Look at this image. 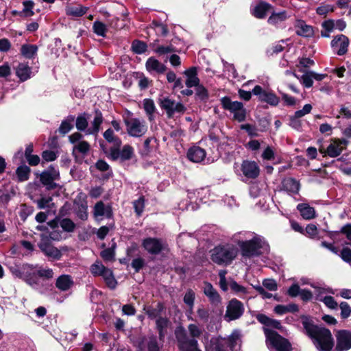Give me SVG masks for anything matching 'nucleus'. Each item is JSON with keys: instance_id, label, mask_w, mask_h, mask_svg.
<instances>
[{"instance_id": "obj_1", "label": "nucleus", "mask_w": 351, "mask_h": 351, "mask_svg": "<svg viewBox=\"0 0 351 351\" xmlns=\"http://www.w3.org/2000/svg\"><path fill=\"white\" fill-rule=\"evenodd\" d=\"M300 319L304 333L312 340L317 350L332 351L335 341L330 330L315 324L313 317L309 315H302Z\"/></svg>"}, {"instance_id": "obj_2", "label": "nucleus", "mask_w": 351, "mask_h": 351, "mask_svg": "<svg viewBox=\"0 0 351 351\" xmlns=\"http://www.w3.org/2000/svg\"><path fill=\"white\" fill-rule=\"evenodd\" d=\"M237 256V250L230 245H219L210 250V259L218 265H230Z\"/></svg>"}, {"instance_id": "obj_3", "label": "nucleus", "mask_w": 351, "mask_h": 351, "mask_svg": "<svg viewBox=\"0 0 351 351\" xmlns=\"http://www.w3.org/2000/svg\"><path fill=\"white\" fill-rule=\"evenodd\" d=\"M241 253L243 257L252 258L262 255L261 249L267 250L269 245L258 237H254L252 239L240 241L239 243Z\"/></svg>"}, {"instance_id": "obj_4", "label": "nucleus", "mask_w": 351, "mask_h": 351, "mask_svg": "<svg viewBox=\"0 0 351 351\" xmlns=\"http://www.w3.org/2000/svg\"><path fill=\"white\" fill-rule=\"evenodd\" d=\"M268 347L276 351H292V346L289 339L280 335L278 332L267 328H263Z\"/></svg>"}, {"instance_id": "obj_5", "label": "nucleus", "mask_w": 351, "mask_h": 351, "mask_svg": "<svg viewBox=\"0 0 351 351\" xmlns=\"http://www.w3.org/2000/svg\"><path fill=\"white\" fill-rule=\"evenodd\" d=\"M142 247L150 255H159L167 254L170 248L167 242L161 238L148 237L144 238L141 242Z\"/></svg>"}, {"instance_id": "obj_6", "label": "nucleus", "mask_w": 351, "mask_h": 351, "mask_svg": "<svg viewBox=\"0 0 351 351\" xmlns=\"http://www.w3.org/2000/svg\"><path fill=\"white\" fill-rule=\"evenodd\" d=\"M177 346L180 351H202L197 339H190L185 328L180 326L175 330Z\"/></svg>"}, {"instance_id": "obj_7", "label": "nucleus", "mask_w": 351, "mask_h": 351, "mask_svg": "<svg viewBox=\"0 0 351 351\" xmlns=\"http://www.w3.org/2000/svg\"><path fill=\"white\" fill-rule=\"evenodd\" d=\"M221 105L225 110L233 113V119L238 122H243L246 119V109L241 101H232L228 96H225L220 99Z\"/></svg>"}, {"instance_id": "obj_8", "label": "nucleus", "mask_w": 351, "mask_h": 351, "mask_svg": "<svg viewBox=\"0 0 351 351\" xmlns=\"http://www.w3.org/2000/svg\"><path fill=\"white\" fill-rule=\"evenodd\" d=\"M36 174L37 176H39L40 182L45 187L47 191H51L58 187L59 184L55 181L60 179V175L59 170L53 165H51L40 174L38 173Z\"/></svg>"}, {"instance_id": "obj_9", "label": "nucleus", "mask_w": 351, "mask_h": 351, "mask_svg": "<svg viewBox=\"0 0 351 351\" xmlns=\"http://www.w3.org/2000/svg\"><path fill=\"white\" fill-rule=\"evenodd\" d=\"M158 104L161 109L166 112L167 116L169 119L173 118L176 113L182 114L186 110V108L182 103H176L175 100L171 99L168 97L160 99Z\"/></svg>"}, {"instance_id": "obj_10", "label": "nucleus", "mask_w": 351, "mask_h": 351, "mask_svg": "<svg viewBox=\"0 0 351 351\" xmlns=\"http://www.w3.org/2000/svg\"><path fill=\"white\" fill-rule=\"evenodd\" d=\"M244 311L243 303L237 298H232L226 306L225 319L228 322L238 319L243 315Z\"/></svg>"}, {"instance_id": "obj_11", "label": "nucleus", "mask_w": 351, "mask_h": 351, "mask_svg": "<svg viewBox=\"0 0 351 351\" xmlns=\"http://www.w3.org/2000/svg\"><path fill=\"white\" fill-rule=\"evenodd\" d=\"M128 134L130 136L141 137L147 132V126L138 118H124Z\"/></svg>"}, {"instance_id": "obj_12", "label": "nucleus", "mask_w": 351, "mask_h": 351, "mask_svg": "<svg viewBox=\"0 0 351 351\" xmlns=\"http://www.w3.org/2000/svg\"><path fill=\"white\" fill-rule=\"evenodd\" d=\"M335 351H348L351 349V330L341 329L335 333Z\"/></svg>"}, {"instance_id": "obj_13", "label": "nucleus", "mask_w": 351, "mask_h": 351, "mask_svg": "<svg viewBox=\"0 0 351 351\" xmlns=\"http://www.w3.org/2000/svg\"><path fill=\"white\" fill-rule=\"evenodd\" d=\"M252 93L258 96L261 102H265L271 106H277L280 102V98L274 92L264 90L260 85H256Z\"/></svg>"}, {"instance_id": "obj_14", "label": "nucleus", "mask_w": 351, "mask_h": 351, "mask_svg": "<svg viewBox=\"0 0 351 351\" xmlns=\"http://www.w3.org/2000/svg\"><path fill=\"white\" fill-rule=\"evenodd\" d=\"M274 10V6L269 3L260 1L251 10V14L258 19H265L267 16Z\"/></svg>"}, {"instance_id": "obj_15", "label": "nucleus", "mask_w": 351, "mask_h": 351, "mask_svg": "<svg viewBox=\"0 0 351 351\" xmlns=\"http://www.w3.org/2000/svg\"><path fill=\"white\" fill-rule=\"evenodd\" d=\"M40 251L48 258L53 260H60L62 254L56 247L53 246L49 240L43 241L38 244Z\"/></svg>"}, {"instance_id": "obj_16", "label": "nucleus", "mask_w": 351, "mask_h": 351, "mask_svg": "<svg viewBox=\"0 0 351 351\" xmlns=\"http://www.w3.org/2000/svg\"><path fill=\"white\" fill-rule=\"evenodd\" d=\"M241 170L245 177L249 179H256L260 174V168L255 161L244 160Z\"/></svg>"}, {"instance_id": "obj_17", "label": "nucleus", "mask_w": 351, "mask_h": 351, "mask_svg": "<svg viewBox=\"0 0 351 351\" xmlns=\"http://www.w3.org/2000/svg\"><path fill=\"white\" fill-rule=\"evenodd\" d=\"M348 45L349 39L346 36L343 34L335 36L331 41V47L332 48L339 47V49L337 51V54L339 56H343L347 53Z\"/></svg>"}, {"instance_id": "obj_18", "label": "nucleus", "mask_w": 351, "mask_h": 351, "mask_svg": "<svg viewBox=\"0 0 351 351\" xmlns=\"http://www.w3.org/2000/svg\"><path fill=\"white\" fill-rule=\"evenodd\" d=\"M165 309V305L162 302H158L156 307H154L152 305H144L143 306L145 313L147 315L148 318L152 320L156 319L159 317H162L161 315Z\"/></svg>"}, {"instance_id": "obj_19", "label": "nucleus", "mask_w": 351, "mask_h": 351, "mask_svg": "<svg viewBox=\"0 0 351 351\" xmlns=\"http://www.w3.org/2000/svg\"><path fill=\"white\" fill-rule=\"evenodd\" d=\"M204 293L208 297L210 304L214 306L219 304L221 302V297L213 285L208 282H204Z\"/></svg>"}, {"instance_id": "obj_20", "label": "nucleus", "mask_w": 351, "mask_h": 351, "mask_svg": "<svg viewBox=\"0 0 351 351\" xmlns=\"http://www.w3.org/2000/svg\"><path fill=\"white\" fill-rule=\"evenodd\" d=\"M206 153L204 149L199 146H193L190 147L186 153L187 158L193 162H200L206 157Z\"/></svg>"}, {"instance_id": "obj_21", "label": "nucleus", "mask_w": 351, "mask_h": 351, "mask_svg": "<svg viewBox=\"0 0 351 351\" xmlns=\"http://www.w3.org/2000/svg\"><path fill=\"white\" fill-rule=\"evenodd\" d=\"M282 190L289 193L298 194L300 189V183L298 180L293 178H285L281 182Z\"/></svg>"}, {"instance_id": "obj_22", "label": "nucleus", "mask_w": 351, "mask_h": 351, "mask_svg": "<svg viewBox=\"0 0 351 351\" xmlns=\"http://www.w3.org/2000/svg\"><path fill=\"white\" fill-rule=\"evenodd\" d=\"M184 75L186 76L185 84L188 88L195 87L200 84V80L197 75V68L196 66H191L185 70Z\"/></svg>"}, {"instance_id": "obj_23", "label": "nucleus", "mask_w": 351, "mask_h": 351, "mask_svg": "<svg viewBox=\"0 0 351 351\" xmlns=\"http://www.w3.org/2000/svg\"><path fill=\"white\" fill-rule=\"evenodd\" d=\"M145 67L148 72L152 73L153 71L156 72L158 74L164 73L167 68V66L161 63L154 57H149L145 63Z\"/></svg>"}, {"instance_id": "obj_24", "label": "nucleus", "mask_w": 351, "mask_h": 351, "mask_svg": "<svg viewBox=\"0 0 351 351\" xmlns=\"http://www.w3.org/2000/svg\"><path fill=\"white\" fill-rule=\"evenodd\" d=\"M171 324L169 319L167 317H159L156 319V328L158 333L160 341H164L167 333V328Z\"/></svg>"}, {"instance_id": "obj_25", "label": "nucleus", "mask_w": 351, "mask_h": 351, "mask_svg": "<svg viewBox=\"0 0 351 351\" xmlns=\"http://www.w3.org/2000/svg\"><path fill=\"white\" fill-rule=\"evenodd\" d=\"M289 18L287 12L282 10L279 12H275V8L270 12V16L267 19V23L277 27L280 23L285 22Z\"/></svg>"}, {"instance_id": "obj_26", "label": "nucleus", "mask_w": 351, "mask_h": 351, "mask_svg": "<svg viewBox=\"0 0 351 351\" xmlns=\"http://www.w3.org/2000/svg\"><path fill=\"white\" fill-rule=\"evenodd\" d=\"M295 27L297 29L295 33L298 36L302 37H311L314 34L313 27L306 25L302 20H298Z\"/></svg>"}, {"instance_id": "obj_27", "label": "nucleus", "mask_w": 351, "mask_h": 351, "mask_svg": "<svg viewBox=\"0 0 351 351\" xmlns=\"http://www.w3.org/2000/svg\"><path fill=\"white\" fill-rule=\"evenodd\" d=\"M103 121L104 117L101 112L99 109H95V117L92 121V127L87 130V133L97 135L100 130V127Z\"/></svg>"}, {"instance_id": "obj_28", "label": "nucleus", "mask_w": 351, "mask_h": 351, "mask_svg": "<svg viewBox=\"0 0 351 351\" xmlns=\"http://www.w3.org/2000/svg\"><path fill=\"white\" fill-rule=\"evenodd\" d=\"M32 68L27 63H19L16 68V75L21 82H25L31 77Z\"/></svg>"}, {"instance_id": "obj_29", "label": "nucleus", "mask_w": 351, "mask_h": 351, "mask_svg": "<svg viewBox=\"0 0 351 351\" xmlns=\"http://www.w3.org/2000/svg\"><path fill=\"white\" fill-rule=\"evenodd\" d=\"M256 319L258 322L267 327H271L275 329H280L282 328L281 323L278 320L271 319L263 313L256 314Z\"/></svg>"}, {"instance_id": "obj_30", "label": "nucleus", "mask_w": 351, "mask_h": 351, "mask_svg": "<svg viewBox=\"0 0 351 351\" xmlns=\"http://www.w3.org/2000/svg\"><path fill=\"white\" fill-rule=\"evenodd\" d=\"M297 209L304 219L310 220L316 217L315 208L308 204L300 203L298 204Z\"/></svg>"}, {"instance_id": "obj_31", "label": "nucleus", "mask_w": 351, "mask_h": 351, "mask_svg": "<svg viewBox=\"0 0 351 351\" xmlns=\"http://www.w3.org/2000/svg\"><path fill=\"white\" fill-rule=\"evenodd\" d=\"M75 119V117L74 115L70 114L67 116L64 120H62L60 127L56 132H58L62 136L66 134L73 128V122Z\"/></svg>"}, {"instance_id": "obj_32", "label": "nucleus", "mask_w": 351, "mask_h": 351, "mask_svg": "<svg viewBox=\"0 0 351 351\" xmlns=\"http://www.w3.org/2000/svg\"><path fill=\"white\" fill-rule=\"evenodd\" d=\"M101 277H102L108 288L111 290H114L117 288L118 282L112 269L107 267Z\"/></svg>"}, {"instance_id": "obj_33", "label": "nucleus", "mask_w": 351, "mask_h": 351, "mask_svg": "<svg viewBox=\"0 0 351 351\" xmlns=\"http://www.w3.org/2000/svg\"><path fill=\"white\" fill-rule=\"evenodd\" d=\"M73 285V281L69 275L63 274L60 276L56 282V287L60 291L69 290Z\"/></svg>"}, {"instance_id": "obj_34", "label": "nucleus", "mask_w": 351, "mask_h": 351, "mask_svg": "<svg viewBox=\"0 0 351 351\" xmlns=\"http://www.w3.org/2000/svg\"><path fill=\"white\" fill-rule=\"evenodd\" d=\"M38 47L36 45L23 44L21 45V54L27 59H32L36 55Z\"/></svg>"}, {"instance_id": "obj_35", "label": "nucleus", "mask_w": 351, "mask_h": 351, "mask_svg": "<svg viewBox=\"0 0 351 351\" xmlns=\"http://www.w3.org/2000/svg\"><path fill=\"white\" fill-rule=\"evenodd\" d=\"M31 169L26 165H20L16 170V175L19 182H25L29 180Z\"/></svg>"}, {"instance_id": "obj_36", "label": "nucleus", "mask_w": 351, "mask_h": 351, "mask_svg": "<svg viewBox=\"0 0 351 351\" xmlns=\"http://www.w3.org/2000/svg\"><path fill=\"white\" fill-rule=\"evenodd\" d=\"M117 243L113 242L111 247L104 249L100 252V256L106 262H113L115 261V249Z\"/></svg>"}, {"instance_id": "obj_37", "label": "nucleus", "mask_w": 351, "mask_h": 351, "mask_svg": "<svg viewBox=\"0 0 351 351\" xmlns=\"http://www.w3.org/2000/svg\"><path fill=\"white\" fill-rule=\"evenodd\" d=\"M90 149V145L88 142L86 141H81L73 147L72 155L75 157V161H77V156L75 154V150L82 154L84 156L88 154Z\"/></svg>"}, {"instance_id": "obj_38", "label": "nucleus", "mask_w": 351, "mask_h": 351, "mask_svg": "<svg viewBox=\"0 0 351 351\" xmlns=\"http://www.w3.org/2000/svg\"><path fill=\"white\" fill-rule=\"evenodd\" d=\"M88 8L82 5L66 7V14L68 16L80 17L84 15Z\"/></svg>"}, {"instance_id": "obj_39", "label": "nucleus", "mask_w": 351, "mask_h": 351, "mask_svg": "<svg viewBox=\"0 0 351 351\" xmlns=\"http://www.w3.org/2000/svg\"><path fill=\"white\" fill-rule=\"evenodd\" d=\"M130 340L134 347H136L138 351H143L145 348V341L147 340L146 337L143 335L139 334L137 335L130 336Z\"/></svg>"}, {"instance_id": "obj_40", "label": "nucleus", "mask_w": 351, "mask_h": 351, "mask_svg": "<svg viewBox=\"0 0 351 351\" xmlns=\"http://www.w3.org/2000/svg\"><path fill=\"white\" fill-rule=\"evenodd\" d=\"M105 140L109 143H113L114 145L121 147L122 141L121 138L114 135V131L112 128L107 129L103 134Z\"/></svg>"}, {"instance_id": "obj_41", "label": "nucleus", "mask_w": 351, "mask_h": 351, "mask_svg": "<svg viewBox=\"0 0 351 351\" xmlns=\"http://www.w3.org/2000/svg\"><path fill=\"white\" fill-rule=\"evenodd\" d=\"M196 100H199L203 103H206L209 98V93L207 88L202 84H199L195 86V95Z\"/></svg>"}, {"instance_id": "obj_42", "label": "nucleus", "mask_w": 351, "mask_h": 351, "mask_svg": "<svg viewBox=\"0 0 351 351\" xmlns=\"http://www.w3.org/2000/svg\"><path fill=\"white\" fill-rule=\"evenodd\" d=\"M131 49L136 54H143L147 50V45L143 40L136 39L132 43Z\"/></svg>"}, {"instance_id": "obj_43", "label": "nucleus", "mask_w": 351, "mask_h": 351, "mask_svg": "<svg viewBox=\"0 0 351 351\" xmlns=\"http://www.w3.org/2000/svg\"><path fill=\"white\" fill-rule=\"evenodd\" d=\"M53 196L52 195H48V196H41V197L37 200V206L39 209H45L46 208H52L54 206V203L52 202L53 201Z\"/></svg>"}, {"instance_id": "obj_44", "label": "nucleus", "mask_w": 351, "mask_h": 351, "mask_svg": "<svg viewBox=\"0 0 351 351\" xmlns=\"http://www.w3.org/2000/svg\"><path fill=\"white\" fill-rule=\"evenodd\" d=\"M106 268L107 267L102 264L101 261H96L91 265L90 270L93 276L97 277L101 276Z\"/></svg>"}, {"instance_id": "obj_45", "label": "nucleus", "mask_w": 351, "mask_h": 351, "mask_svg": "<svg viewBox=\"0 0 351 351\" xmlns=\"http://www.w3.org/2000/svg\"><path fill=\"white\" fill-rule=\"evenodd\" d=\"M206 351H228L226 345L223 343V339H215L210 341V348Z\"/></svg>"}, {"instance_id": "obj_46", "label": "nucleus", "mask_w": 351, "mask_h": 351, "mask_svg": "<svg viewBox=\"0 0 351 351\" xmlns=\"http://www.w3.org/2000/svg\"><path fill=\"white\" fill-rule=\"evenodd\" d=\"M93 30L97 36L106 37L108 29L106 25L103 22L95 21L93 24Z\"/></svg>"}, {"instance_id": "obj_47", "label": "nucleus", "mask_w": 351, "mask_h": 351, "mask_svg": "<svg viewBox=\"0 0 351 351\" xmlns=\"http://www.w3.org/2000/svg\"><path fill=\"white\" fill-rule=\"evenodd\" d=\"M23 9L22 12L24 15V18H29L34 15L33 9L35 5V3L32 0H27L23 1Z\"/></svg>"}, {"instance_id": "obj_48", "label": "nucleus", "mask_w": 351, "mask_h": 351, "mask_svg": "<svg viewBox=\"0 0 351 351\" xmlns=\"http://www.w3.org/2000/svg\"><path fill=\"white\" fill-rule=\"evenodd\" d=\"M240 338L241 335L239 332L237 330L233 331L227 339L228 343L226 345V348L228 347L231 351H235L237 341L240 340Z\"/></svg>"}, {"instance_id": "obj_49", "label": "nucleus", "mask_w": 351, "mask_h": 351, "mask_svg": "<svg viewBox=\"0 0 351 351\" xmlns=\"http://www.w3.org/2000/svg\"><path fill=\"white\" fill-rule=\"evenodd\" d=\"M74 204H77L78 205V207L75 211V214L77 217L83 221L86 220L88 219V206L86 202H85L78 204L76 202V201H75Z\"/></svg>"}, {"instance_id": "obj_50", "label": "nucleus", "mask_w": 351, "mask_h": 351, "mask_svg": "<svg viewBox=\"0 0 351 351\" xmlns=\"http://www.w3.org/2000/svg\"><path fill=\"white\" fill-rule=\"evenodd\" d=\"M154 51L160 56L169 53L180 52L172 44L167 46L159 45L154 49Z\"/></svg>"}, {"instance_id": "obj_51", "label": "nucleus", "mask_w": 351, "mask_h": 351, "mask_svg": "<svg viewBox=\"0 0 351 351\" xmlns=\"http://www.w3.org/2000/svg\"><path fill=\"white\" fill-rule=\"evenodd\" d=\"M121 160L125 161L130 160L134 155V149L130 145H125L120 150Z\"/></svg>"}, {"instance_id": "obj_52", "label": "nucleus", "mask_w": 351, "mask_h": 351, "mask_svg": "<svg viewBox=\"0 0 351 351\" xmlns=\"http://www.w3.org/2000/svg\"><path fill=\"white\" fill-rule=\"evenodd\" d=\"M195 298V292L191 289H188L184 296L183 301L189 307L190 313H192Z\"/></svg>"}, {"instance_id": "obj_53", "label": "nucleus", "mask_w": 351, "mask_h": 351, "mask_svg": "<svg viewBox=\"0 0 351 351\" xmlns=\"http://www.w3.org/2000/svg\"><path fill=\"white\" fill-rule=\"evenodd\" d=\"M343 149V147H338L336 143L332 142L326 149L327 156L331 158L337 157L341 155Z\"/></svg>"}, {"instance_id": "obj_54", "label": "nucleus", "mask_w": 351, "mask_h": 351, "mask_svg": "<svg viewBox=\"0 0 351 351\" xmlns=\"http://www.w3.org/2000/svg\"><path fill=\"white\" fill-rule=\"evenodd\" d=\"M60 225L64 231L66 232H72L75 229V223L69 218H64L60 220Z\"/></svg>"}, {"instance_id": "obj_55", "label": "nucleus", "mask_w": 351, "mask_h": 351, "mask_svg": "<svg viewBox=\"0 0 351 351\" xmlns=\"http://www.w3.org/2000/svg\"><path fill=\"white\" fill-rule=\"evenodd\" d=\"M88 121L86 117V114H80L75 120V126L77 130L84 131L88 127Z\"/></svg>"}, {"instance_id": "obj_56", "label": "nucleus", "mask_w": 351, "mask_h": 351, "mask_svg": "<svg viewBox=\"0 0 351 351\" xmlns=\"http://www.w3.org/2000/svg\"><path fill=\"white\" fill-rule=\"evenodd\" d=\"M240 129L245 130L251 138L259 136V134L257 132L258 129L254 125L250 123L242 124L240 125Z\"/></svg>"}, {"instance_id": "obj_57", "label": "nucleus", "mask_w": 351, "mask_h": 351, "mask_svg": "<svg viewBox=\"0 0 351 351\" xmlns=\"http://www.w3.org/2000/svg\"><path fill=\"white\" fill-rule=\"evenodd\" d=\"M42 158L43 161L41 162L42 165H45V162H52L57 159L58 154L57 152L51 150H45L42 152Z\"/></svg>"}, {"instance_id": "obj_58", "label": "nucleus", "mask_w": 351, "mask_h": 351, "mask_svg": "<svg viewBox=\"0 0 351 351\" xmlns=\"http://www.w3.org/2000/svg\"><path fill=\"white\" fill-rule=\"evenodd\" d=\"M143 108L148 116H152L156 110V106L152 99L143 100Z\"/></svg>"}, {"instance_id": "obj_59", "label": "nucleus", "mask_w": 351, "mask_h": 351, "mask_svg": "<svg viewBox=\"0 0 351 351\" xmlns=\"http://www.w3.org/2000/svg\"><path fill=\"white\" fill-rule=\"evenodd\" d=\"M339 308L341 309V317L343 319L348 318L351 315V307L349 304L346 302H341L339 304Z\"/></svg>"}, {"instance_id": "obj_60", "label": "nucleus", "mask_w": 351, "mask_h": 351, "mask_svg": "<svg viewBox=\"0 0 351 351\" xmlns=\"http://www.w3.org/2000/svg\"><path fill=\"white\" fill-rule=\"evenodd\" d=\"M300 82L306 88H311L313 84V79L312 74L310 73V71H306L300 77Z\"/></svg>"}, {"instance_id": "obj_61", "label": "nucleus", "mask_w": 351, "mask_h": 351, "mask_svg": "<svg viewBox=\"0 0 351 351\" xmlns=\"http://www.w3.org/2000/svg\"><path fill=\"white\" fill-rule=\"evenodd\" d=\"M229 286L232 291L234 293H243L245 294L247 293L246 288L242 285H239L235 280L231 279L229 281Z\"/></svg>"}, {"instance_id": "obj_62", "label": "nucleus", "mask_w": 351, "mask_h": 351, "mask_svg": "<svg viewBox=\"0 0 351 351\" xmlns=\"http://www.w3.org/2000/svg\"><path fill=\"white\" fill-rule=\"evenodd\" d=\"M145 266V261L142 257L134 258L131 263V267L136 273H138Z\"/></svg>"}, {"instance_id": "obj_63", "label": "nucleus", "mask_w": 351, "mask_h": 351, "mask_svg": "<svg viewBox=\"0 0 351 351\" xmlns=\"http://www.w3.org/2000/svg\"><path fill=\"white\" fill-rule=\"evenodd\" d=\"M145 207V197L144 196H141L137 200L134 202V208L135 213L138 216H141L142 213L143 212Z\"/></svg>"}, {"instance_id": "obj_64", "label": "nucleus", "mask_w": 351, "mask_h": 351, "mask_svg": "<svg viewBox=\"0 0 351 351\" xmlns=\"http://www.w3.org/2000/svg\"><path fill=\"white\" fill-rule=\"evenodd\" d=\"M341 258L347 263L351 264V249L348 247H343L339 254Z\"/></svg>"}]
</instances>
